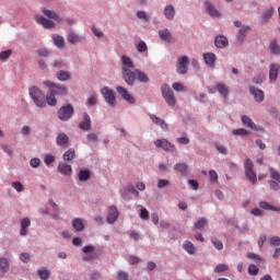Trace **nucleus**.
Returning a JSON list of instances; mask_svg holds the SVG:
<instances>
[{
  "instance_id": "nucleus-1",
  "label": "nucleus",
  "mask_w": 280,
  "mask_h": 280,
  "mask_svg": "<svg viewBox=\"0 0 280 280\" xmlns=\"http://www.w3.org/2000/svg\"><path fill=\"white\" fill-rule=\"evenodd\" d=\"M44 85L47 86L46 102L48 106H56L58 104L57 97H65L69 95V86L58 84L51 81H45Z\"/></svg>"
},
{
  "instance_id": "nucleus-2",
  "label": "nucleus",
  "mask_w": 280,
  "mask_h": 280,
  "mask_svg": "<svg viewBox=\"0 0 280 280\" xmlns=\"http://www.w3.org/2000/svg\"><path fill=\"white\" fill-rule=\"evenodd\" d=\"M40 11L44 16L37 13L34 15V19L35 23H37V25H42L44 30H54V27H56V23H62V16H60L56 11L46 8H42Z\"/></svg>"
},
{
  "instance_id": "nucleus-3",
  "label": "nucleus",
  "mask_w": 280,
  "mask_h": 280,
  "mask_svg": "<svg viewBox=\"0 0 280 280\" xmlns=\"http://www.w3.org/2000/svg\"><path fill=\"white\" fill-rule=\"evenodd\" d=\"M121 62V77L128 86H135V82H137V71L135 68V62L130 57L122 55L120 57Z\"/></svg>"
},
{
  "instance_id": "nucleus-4",
  "label": "nucleus",
  "mask_w": 280,
  "mask_h": 280,
  "mask_svg": "<svg viewBox=\"0 0 280 280\" xmlns=\"http://www.w3.org/2000/svg\"><path fill=\"white\" fill-rule=\"evenodd\" d=\"M30 97L33 100L35 106L37 108H46L47 107V96H45V93L40 91L37 86H32L28 90Z\"/></svg>"
},
{
  "instance_id": "nucleus-5",
  "label": "nucleus",
  "mask_w": 280,
  "mask_h": 280,
  "mask_svg": "<svg viewBox=\"0 0 280 280\" xmlns=\"http://www.w3.org/2000/svg\"><path fill=\"white\" fill-rule=\"evenodd\" d=\"M162 97L166 102L167 106H176V96L174 95V90L170 88L167 83L161 86Z\"/></svg>"
},
{
  "instance_id": "nucleus-6",
  "label": "nucleus",
  "mask_w": 280,
  "mask_h": 280,
  "mask_svg": "<svg viewBox=\"0 0 280 280\" xmlns=\"http://www.w3.org/2000/svg\"><path fill=\"white\" fill-rule=\"evenodd\" d=\"M101 94L109 108H115L117 106V96L115 95V91L105 86L101 90Z\"/></svg>"
},
{
  "instance_id": "nucleus-7",
  "label": "nucleus",
  "mask_w": 280,
  "mask_h": 280,
  "mask_svg": "<svg viewBox=\"0 0 280 280\" xmlns=\"http://www.w3.org/2000/svg\"><path fill=\"white\" fill-rule=\"evenodd\" d=\"M245 176L255 185L257 183V174H255V164L249 158L245 159L244 162Z\"/></svg>"
},
{
  "instance_id": "nucleus-8",
  "label": "nucleus",
  "mask_w": 280,
  "mask_h": 280,
  "mask_svg": "<svg viewBox=\"0 0 280 280\" xmlns=\"http://www.w3.org/2000/svg\"><path fill=\"white\" fill-rule=\"evenodd\" d=\"M73 105L68 104V105H63L61 106L58 112V119H60V121H69V119H71V117H73Z\"/></svg>"
},
{
  "instance_id": "nucleus-9",
  "label": "nucleus",
  "mask_w": 280,
  "mask_h": 280,
  "mask_svg": "<svg viewBox=\"0 0 280 280\" xmlns=\"http://www.w3.org/2000/svg\"><path fill=\"white\" fill-rule=\"evenodd\" d=\"M176 69L179 75H186L189 71V58L187 56L179 57L177 59Z\"/></svg>"
},
{
  "instance_id": "nucleus-10",
  "label": "nucleus",
  "mask_w": 280,
  "mask_h": 280,
  "mask_svg": "<svg viewBox=\"0 0 280 280\" xmlns=\"http://www.w3.org/2000/svg\"><path fill=\"white\" fill-rule=\"evenodd\" d=\"M97 247L95 245H85L82 248L84 256L82 257L83 261H92V259H97Z\"/></svg>"
},
{
  "instance_id": "nucleus-11",
  "label": "nucleus",
  "mask_w": 280,
  "mask_h": 280,
  "mask_svg": "<svg viewBox=\"0 0 280 280\" xmlns=\"http://www.w3.org/2000/svg\"><path fill=\"white\" fill-rule=\"evenodd\" d=\"M203 5L206 8L207 14L211 16L212 19H220L222 16V13H220V10L215 7V4L211 0H206L203 2Z\"/></svg>"
},
{
  "instance_id": "nucleus-12",
  "label": "nucleus",
  "mask_w": 280,
  "mask_h": 280,
  "mask_svg": "<svg viewBox=\"0 0 280 280\" xmlns=\"http://www.w3.org/2000/svg\"><path fill=\"white\" fill-rule=\"evenodd\" d=\"M155 148H161L164 152H174L176 150V145L170 142L167 139H158L154 141Z\"/></svg>"
},
{
  "instance_id": "nucleus-13",
  "label": "nucleus",
  "mask_w": 280,
  "mask_h": 280,
  "mask_svg": "<svg viewBox=\"0 0 280 280\" xmlns=\"http://www.w3.org/2000/svg\"><path fill=\"white\" fill-rule=\"evenodd\" d=\"M30 226H32V220L27 217L20 221V235L21 237H27L30 235Z\"/></svg>"
},
{
  "instance_id": "nucleus-14",
  "label": "nucleus",
  "mask_w": 280,
  "mask_h": 280,
  "mask_svg": "<svg viewBox=\"0 0 280 280\" xmlns=\"http://www.w3.org/2000/svg\"><path fill=\"white\" fill-rule=\"evenodd\" d=\"M116 91L118 95H120L122 100H125V102H127L128 104H135V102H137L135 96H132L126 88L120 85L116 88Z\"/></svg>"
},
{
  "instance_id": "nucleus-15",
  "label": "nucleus",
  "mask_w": 280,
  "mask_h": 280,
  "mask_svg": "<svg viewBox=\"0 0 280 280\" xmlns=\"http://www.w3.org/2000/svg\"><path fill=\"white\" fill-rule=\"evenodd\" d=\"M279 70H280L279 63H271L269 66V82H270V84H275V82H277V79L279 78Z\"/></svg>"
},
{
  "instance_id": "nucleus-16",
  "label": "nucleus",
  "mask_w": 280,
  "mask_h": 280,
  "mask_svg": "<svg viewBox=\"0 0 280 280\" xmlns=\"http://www.w3.org/2000/svg\"><path fill=\"white\" fill-rule=\"evenodd\" d=\"M250 32V26L248 25H243L240 30L238 33L236 34V45H244V40H246V34Z\"/></svg>"
},
{
  "instance_id": "nucleus-17",
  "label": "nucleus",
  "mask_w": 280,
  "mask_h": 280,
  "mask_svg": "<svg viewBox=\"0 0 280 280\" xmlns=\"http://www.w3.org/2000/svg\"><path fill=\"white\" fill-rule=\"evenodd\" d=\"M57 170L61 176H71L73 174V168L67 162H59Z\"/></svg>"
},
{
  "instance_id": "nucleus-18",
  "label": "nucleus",
  "mask_w": 280,
  "mask_h": 280,
  "mask_svg": "<svg viewBox=\"0 0 280 280\" xmlns=\"http://www.w3.org/2000/svg\"><path fill=\"white\" fill-rule=\"evenodd\" d=\"M56 144L59 148L67 150V148H69V136H67V133H65V132L58 133V136L56 138Z\"/></svg>"
},
{
  "instance_id": "nucleus-19",
  "label": "nucleus",
  "mask_w": 280,
  "mask_h": 280,
  "mask_svg": "<svg viewBox=\"0 0 280 280\" xmlns=\"http://www.w3.org/2000/svg\"><path fill=\"white\" fill-rule=\"evenodd\" d=\"M67 40L70 45H78V43H84L86 37L80 36L75 32L71 31L68 33Z\"/></svg>"
},
{
  "instance_id": "nucleus-20",
  "label": "nucleus",
  "mask_w": 280,
  "mask_h": 280,
  "mask_svg": "<svg viewBox=\"0 0 280 280\" xmlns=\"http://www.w3.org/2000/svg\"><path fill=\"white\" fill-rule=\"evenodd\" d=\"M72 228L77 233H82L86 229V220L82 218H75L72 220Z\"/></svg>"
},
{
  "instance_id": "nucleus-21",
  "label": "nucleus",
  "mask_w": 280,
  "mask_h": 280,
  "mask_svg": "<svg viewBox=\"0 0 280 280\" xmlns=\"http://www.w3.org/2000/svg\"><path fill=\"white\" fill-rule=\"evenodd\" d=\"M118 218H119V210H117V206H110L107 214L108 224H115Z\"/></svg>"
},
{
  "instance_id": "nucleus-22",
  "label": "nucleus",
  "mask_w": 280,
  "mask_h": 280,
  "mask_svg": "<svg viewBox=\"0 0 280 280\" xmlns=\"http://www.w3.org/2000/svg\"><path fill=\"white\" fill-rule=\"evenodd\" d=\"M249 93H250V95H253L255 102H257L258 104H261V102H264L265 94L260 89H257L255 86H250L249 88Z\"/></svg>"
},
{
  "instance_id": "nucleus-23",
  "label": "nucleus",
  "mask_w": 280,
  "mask_h": 280,
  "mask_svg": "<svg viewBox=\"0 0 280 280\" xmlns=\"http://www.w3.org/2000/svg\"><path fill=\"white\" fill-rule=\"evenodd\" d=\"M214 46L217 49H225V47H229V38L224 35H218L214 37Z\"/></svg>"
},
{
  "instance_id": "nucleus-24",
  "label": "nucleus",
  "mask_w": 280,
  "mask_h": 280,
  "mask_svg": "<svg viewBox=\"0 0 280 280\" xmlns=\"http://www.w3.org/2000/svg\"><path fill=\"white\" fill-rule=\"evenodd\" d=\"M10 271V260L5 257H0V279L5 277L7 272Z\"/></svg>"
},
{
  "instance_id": "nucleus-25",
  "label": "nucleus",
  "mask_w": 280,
  "mask_h": 280,
  "mask_svg": "<svg viewBox=\"0 0 280 280\" xmlns=\"http://www.w3.org/2000/svg\"><path fill=\"white\" fill-rule=\"evenodd\" d=\"M272 14H275V8L266 9L260 15V25H266L272 19Z\"/></svg>"
},
{
  "instance_id": "nucleus-26",
  "label": "nucleus",
  "mask_w": 280,
  "mask_h": 280,
  "mask_svg": "<svg viewBox=\"0 0 280 280\" xmlns=\"http://www.w3.org/2000/svg\"><path fill=\"white\" fill-rule=\"evenodd\" d=\"M149 117H150L152 124H154L155 126H160V128H162V130H164V132H167V130H168L167 122H165L163 120V118H159L154 114H150Z\"/></svg>"
},
{
  "instance_id": "nucleus-27",
  "label": "nucleus",
  "mask_w": 280,
  "mask_h": 280,
  "mask_svg": "<svg viewBox=\"0 0 280 280\" xmlns=\"http://www.w3.org/2000/svg\"><path fill=\"white\" fill-rule=\"evenodd\" d=\"M242 121L247 128H250V130H255L256 132H264V129L257 127L250 117L242 116Z\"/></svg>"
},
{
  "instance_id": "nucleus-28",
  "label": "nucleus",
  "mask_w": 280,
  "mask_h": 280,
  "mask_svg": "<svg viewBox=\"0 0 280 280\" xmlns=\"http://www.w3.org/2000/svg\"><path fill=\"white\" fill-rule=\"evenodd\" d=\"M80 130H84L85 132H89L91 130V116H89L88 113L83 114V119L79 124Z\"/></svg>"
},
{
  "instance_id": "nucleus-29",
  "label": "nucleus",
  "mask_w": 280,
  "mask_h": 280,
  "mask_svg": "<svg viewBox=\"0 0 280 280\" xmlns=\"http://www.w3.org/2000/svg\"><path fill=\"white\" fill-rule=\"evenodd\" d=\"M163 14L167 21H174V16H176V9L172 4H167L164 7Z\"/></svg>"
},
{
  "instance_id": "nucleus-30",
  "label": "nucleus",
  "mask_w": 280,
  "mask_h": 280,
  "mask_svg": "<svg viewBox=\"0 0 280 280\" xmlns=\"http://www.w3.org/2000/svg\"><path fill=\"white\" fill-rule=\"evenodd\" d=\"M203 56V60L206 62V65L210 68V69H214L215 68V54L213 52H206L202 55Z\"/></svg>"
},
{
  "instance_id": "nucleus-31",
  "label": "nucleus",
  "mask_w": 280,
  "mask_h": 280,
  "mask_svg": "<svg viewBox=\"0 0 280 280\" xmlns=\"http://www.w3.org/2000/svg\"><path fill=\"white\" fill-rule=\"evenodd\" d=\"M173 170L182 174V176H187V174H189V165H187V163H176L173 166Z\"/></svg>"
},
{
  "instance_id": "nucleus-32",
  "label": "nucleus",
  "mask_w": 280,
  "mask_h": 280,
  "mask_svg": "<svg viewBox=\"0 0 280 280\" xmlns=\"http://www.w3.org/2000/svg\"><path fill=\"white\" fill-rule=\"evenodd\" d=\"M217 91L218 93H220L221 97L223 100H226V97H229V86L226 85V83L220 82L217 84Z\"/></svg>"
},
{
  "instance_id": "nucleus-33",
  "label": "nucleus",
  "mask_w": 280,
  "mask_h": 280,
  "mask_svg": "<svg viewBox=\"0 0 280 280\" xmlns=\"http://www.w3.org/2000/svg\"><path fill=\"white\" fill-rule=\"evenodd\" d=\"M160 39L164 43H172V32H170V28H163L159 31Z\"/></svg>"
},
{
  "instance_id": "nucleus-34",
  "label": "nucleus",
  "mask_w": 280,
  "mask_h": 280,
  "mask_svg": "<svg viewBox=\"0 0 280 280\" xmlns=\"http://www.w3.org/2000/svg\"><path fill=\"white\" fill-rule=\"evenodd\" d=\"M183 248L186 250V253H188V255H196L198 253V247H196V245L189 241H185L183 243Z\"/></svg>"
},
{
  "instance_id": "nucleus-35",
  "label": "nucleus",
  "mask_w": 280,
  "mask_h": 280,
  "mask_svg": "<svg viewBox=\"0 0 280 280\" xmlns=\"http://www.w3.org/2000/svg\"><path fill=\"white\" fill-rule=\"evenodd\" d=\"M52 42L57 49H65V37L62 35L52 34Z\"/></svg>"
},
{
  "instance_id": "nucleus-36",
  "label": "nucleus",
  "mask_w": 280,
  "mask_h": 280,
  "mask_svg": "<svg viewBox=\"0 0 280 280\" xmlns=\"http://www.w3.org/2000/svg\"><path fill=\"white\" fill-rule=\"evenodd\" d=\"M75 159V149L70 148L62 154V161L65 163H71Z\"/></svg>"
},
{
  "instance_id": "nucleus-37",
  "label": "nucleus",
  "mask_w": 280,
  "mask_h": 280,
  "mask_svg": "<svg viewBox=\"0 0 280 280\" xmlns=\"http://www.w3.org/2000/svg\"><path fill=\"white\" fill-rule=\"evenodd\" d=\"M56 78L59 80V82H69V80H71V72L59 70L56 73Z\"/></svg>"
},
{
  "instance_id": "nucleus-38",
  "label": "nucleus",
  "mask_w": 280,
  "mask_h": 280,
  "mask_svg": "<svg viewBox=\"0 0 280 280\" xmlns=\"http://www.w3.org/2000/svg\"><path fill=\"white\" fill-rule=\"evenodd\" d=\"M259 207L265 211H276L277 213H280V207H275L267 201H260Z\"/></svg>"
},
{
  "instance_id": "nucleus-39",
  "label": "nucleus",
  "mask_w": 280,
  "mask_h": 280,
  "mask_svg": "<svg viewBox=\"0 0 280 280\" xmlns=\"http://www.w3.org/2000/svg\"><path fill=\"white\" fill-rule=\"evenodd\" d=\"M136 80H138V82H141L142 84H148V82H150V78L148 77V74L139 69L136 72Z\"/></svg>"
},
{
  "instance_id": "nucleus-40",
  "label": "nucleus",
  "mask_w": 280,
  "mask_h": 280,
  "mask_svg": "<svg viewBox=\"0 0 280 280\" xmlns=\"http://www.w3.org/2000/svg\"><path fill=\"white\" fill-rule=\"evenodd\" d=\"M37 276L40 280H48L51 277V271L47 267H44L37 270Z\"/></svg>"
},
{
  "instance_id": "nucleus-41",
  "label": "nucleus",
  "mask_w": 280,
  "mask_h": 280,
  "mask_svg": "<svg viewBox=\"0 0 280 280\" xmlns=\"http://www.w3.org/2000/svg\"><path fill=\"white\" fill-rule=\"evenodd\" d=\"M209 224V221L205 218H200L197 222L194 224L195 231H205V228Z\"/></svg>"
},
{
  "instance_id": "nucleus-42",
  "label": "nucleus",
  "mask_w": 280,
  "mask_h": 280,
  "mask_svg": "<svg viewBox=\"0 0 280 280\" xmlns=\"http://www.w3.org/2000/svg\"><path fill=\"white\" fill-rule=\"evenodd\" d=\"M78 176H79V180L81 183H86V180H89L91 178V171H89V170H81L79 172Z\"/></svg>"
},
{
  "instance_id": "nucleus-43",
  "label": "nucleus",
  "mask_w": 280,
  "mask_h": 280,
  "mask_svg": "<svg viewBox=\"0 0 280 280\" xmlns=\"http://www.w3.org/2000/svg\"><path fill=\"white\" fill-rule=\"evenodd\" d=\"M35 54H37L39 58H49V56L51 55V50H49V48L42 47L35 50Z\"/></svg>"
},
{
  "instance_id": "nucleus-44",
  "label": "nucleus",
  "mask_w": 280,
  "mask_h": 280,
  "mask_svg": "<svg viewBox=\"0 0 280 280\" xmlns=\"http://www.w3.org/2000/svg\"><path fill=\"white\" fill-rule=\"evenodd\" d=\"M270 54L273 56H280V46L277 44V40H273L269 45Z\"/></svg>"
},
{
  "instance_id": "nucleus-45",
  "label": "nucleus",
  "mask_w": 280,
  "mask_h": 280,
  "mask_svg": "<svg viewBox=\"0 0 280 280\" xmlns=\"http://www.w3.org/2000/svg\"><path fill=\"white\" fill-rule=\"evenodd\" d=\"M211 244L217 250H222L224 248V243L218 240V237H211Z\"/></svg>"
},
{
  "instance_id": "nucleus-46",
  "label": "nucleus",
  "mask_w": 280,
  "mask_h": 280,
  "mask_svg": "<svg viewBox=\"0 0 280 280\" xmlns=\"http://www.w3.org/2000/svg\"><path fill=\"white\" fill-rule=\"evenodd\" d=\"M10 56H12V49L1 51L0 52L1 62H8V60H10Z\"/></svg>"
},
{
  "instance_id": "nucleus-47",
  "label": "nucleus",
  "mask_w": 280,
  "mask_h": 280,
  "mask_svg": "<svg viewBox=\"0 0 280 280\" xmlns=\"http://www.w3.org/2000/svg\"><path fill=\"white\" fill-rule=\"evenodd\" d=\"M136 49L139 54H145V51H148V44H145V42L140 40L137 45H136Z\"/></svg>"
},
{
  "instance_id": "nucleus-48",
  "label": "nucleus",
  "mask_w": 280,
  "mask_h": 280,
  "mask_svg": "<svg viewBox=\"0 0 280 280\" xmlns=\"http://www.w3.org/2000/svg\"><path fill=\"white\" fill-rule=\"evenodd\" d=\"M232 135L236 137H247V135H250V132L244 128H240V129H234L232 131Z\"/></svg>"
},
{
  "instance_id": "nucleus-49",
  "label": "nucleus",
  "mask_w": 280,
  "mask_h": 280,
  "mask_svg": "<svg viewBox=\"0 0 280 280\" xmlns=\"http://www.w3.org/2000/svg\"><path fill=\"white\" fill-rule=\"evenodd\" d=\"M137 18L140 19V21H144V23L150 22V15H148L145 11H137Z\"/></svg>"
},
{
  "instance_id": "nucleus-50",
  "label": "nucleus",
  "mask_w": 280,
  "mask_h": 280,
  "mask_svg": "<svg viewBox=\"0 0 280 280\" xmlns=\"http://www.w3.org/2000/svg\"><path fill=\"white\" fill-rule=\"evenodd\" d=\"M91 32L96 38H104V32H102L97 26H92Z\"/></svg>"
},
{
  "instance_id": "nucleus-51",
  "label": "nucleus",
  "mask_w": 280,
  "mask_h": 280,
  "mask_svg": "<svg viewBox=\"0 0 280 280\" xmlns=\"http://www.w3.org/2000/svg\"><path fill=\"white\" fill-rule=\"evenodd\" d=\"M248 275H250V277H257V275H259V268L256 265H249Z\"/></svg>"
},
{
  "instance_id": "nucleus-52",
  "label": "nucleus",
  "mask_w": 280,
  "mask_h": 280,
  "mask_svg": "<svg viewBox=\"0 0 280 280\" xmlns=\"http://www.w3.org/2000/svg\"><path fill=\"white\" fill-rule=\"evenodd\" d=\"M88 106H97V94H92L88 98Z\"/></svg>"
},
{
  "instance_id": "nucleus-53",
  "label": "nucleus",
  "mask_w": 280,
  "mask_h": 280,
  "mask_svg": "<svg viewBox=\"0 0 280 280\" xmlns=\"http://www.w3.org/2000/svg\"><path fill=\"white\" fill-rule=\"evenodd\" d=\"M214 148L219 152V154H223V155L229 154V149L223 144H217L214 145Z\"/></svg>"
},
{
  "instance_id": "nucleus-54",
  "label": "nucleus",
  "mask_w": 280,
  "mask_h": 280,
  "mask_svg": "<svg viewBox=\"0 0 280 280\" xmlns=\"http://www.w3.org/2000/svg\"><path fill=\"white\" fill-rule=\"evenodd\" d=\"M11 187H13V189H15V191H18L19 194L25 190V187H23V184H21V182H13L11 184Z\"/></svg>"
},
{
  "instance_id": "nucleus-55",
  "label": "nucleus",
  "mask_w": 280,
  "mask_h": 280,
  "mask_svg": "<svg viewBox=\"0 0 280 280\" xmlns=\"http://www.w3.org/2000/svg\"><path fill=\"white\" fill-rule=\"evenodd\" d=\"M30 165L31 167H33V170H38V167H40V159L38 158L31 159Z\"/></svg>"
},
{
  "instance_id": "nucleus-56",
  "label": "nucleus",
  "mask_w": 280,
  "mask_h": 280,
  "mask_svg": "<svg viewBox=\"0 0 280 280\" xmlns=\"http://www.w3.org/2000/svg\"><path fill=\"white\" fill-rule=\"evenodd\" d=\"M45 165H51V163H56V156L52 154H46L44 158Z\"/></svg>"
},
{
  "instance_id": "nucleus-57",
  "label": "nucleus",
  "mask_w": 280,
  "mask_h": 280,
  "mask_svg": "<svg viewBox=\"0 0 280 280\" xmlns=\"http://www.w3.org/2000/svg\"><path fill=\"white\" fill-rule=\"evenodd\" d=\"M165 187H170V180L159 179L158 180V189H165Z\"/></svg>"
},
{
  "instance_id": "nucleus-58",
  "label": "nucleus",
  "mask_w": 280,
  "mask_h": 280,
  "mask_svg": "<svg viewBox=\"0 0 280 280\" xmlns=\"http://www.w3.org/2000/svg\"><path fill=\"white\" fill-rule=\"evenodd\" d=\"M127 191H129V194H132V196H136V198H138L139 196V190H137V188H135V185L132 184L127 185Z\"/></svg>"
},
{
  "instance_id": "nucleus-59",
  "label": "nucleus",
  "mask_w": 280,
  "mask_h": 280,
  "mask_svg": "<svg viewBox=\"0 0 280 280\" xmlns=\"http://www.w3.org/2000/svg\"><path fill=\"white\" fill-rule=\"evenodd\" d=\"M229 270V266L225 264H220L214 268V272L220 273V272H226Z\"/></svg>"
},
{
  "instance_id": "nucleus-60",
  "label": "nucleus",
  "mask_w": 280,
  "mask_h": 280,
  "mask_svg": "<svg viewBox=\"0 0 280 280\" xmlns=\"http://www.w3.org/2000/svg\"><path fill=\"white\" fill-rule=\"evenodd\" d=\"M1 150H3V152H5V154H8L9 156H12V154H14V150H12V147H10L9 144H2Z\"/></svg>"
},
{
  "instance_id": "nucleus-61",
  "label": "nucleus",
  "mask_w": 280,
  "mask_h": 280,
  "mask_svg": "<svg viewBox=\"0 0 280 280\" xmlns=\"http://www.w3.org/2000/svg\"><path fill=\"white\" fill-rule=\"evenodd\" d=\"M30 259H31L30 253H22V254H20V260L23 264H30Z\"/></svg>"
},
{
  "instance_id": "nucleus-62",
  "label": "nucleus",
  "mask_w": 280,
  "mask_h": 280,
  "mask_svg": "<svg viewBox=\"0 0 280 280\" xmlns=\"http://www.w3.org/2000/svg\"><path fill=\"white\" fill-rule=\"evenodd\" d=\"M149 218H150V212L148 211V209L142 208L140 210V219L141 220H149Z\"/></svg>"
},
{
  "instance_id": "nucleus-63",
  "label": "nucleus",
  "mask_w": 280,
  "mask_h": 280,
  "mask_svg": "<svg viewBox=\"0 0 280 280\" xmlns=\"http://www.w3.org/2000/svg\"><path fill=\"white\" fill-rule=\"evenodd\" d=\"M117 279L118 280H130V276H128V273H126V271H118Z\"/></svg>"
},
{
  "instance_id": "nucleus-64",
  "label": "nucleus",
  "mask_w": 280,
  "mask_h": 280,
  "mask_svg": "<svg viewBox=\"0 0 280 280\" xmlns=\"http://www.w3.org/2000/svg\"><path fill=\"white\" fill-rule=\"evenodd\" d=\"M270 246H280V237L273 236L269 241Z\"/></svg>"
}]
</instances>
